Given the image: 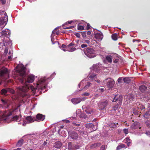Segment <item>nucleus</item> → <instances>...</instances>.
Segmentation results:
<instances>
[{"mask_svg": "<svg viewBox=\"0 0 150 150\" xmlns=\"http://www.w3.org/2000/svg\"><path fill=\"white\" fill-rule=\"evenodd\" d=\"M25 67L23 65L21 66L19 70V73L21 76V78L19 79V81L22 84L24 83L26 86H20L18 87V88L19 90L23 92H26L29 88L27 85V83H32L34 79V76L30 75L27 77H26L25 75Z\"/></svg>", "mask_w": 150, "mask_h": 150, "instance_id": "nucleus-1", "label": "nucleus"}, {"mask_svg": "<svg viewBox=\"0 0 150 150\" xmlns=\"http://www.w3.org/2000/svg\"><path fill=\"white\" fill-rule=\"evenodd\" d=\"M39 83H37V86L36 88H34L33 86H31L30 89L33 92L35 93L36 92V90L38 89L43 90L45 89L46 88V81L44 79H41L39 81Z\"/></svg>", "mask_w": 150, "mask_h": 150, "instance_id": "nucleus-2", "label": "nucleus"}, {"mask_svg": "<svg viewBox=\"0 0 150 150\" xmlns=\"http://www.w3.org/2000/svg\"><path fill=\"white\" fill-rule=\"evenodd\" d=\"M95 50L92 48L87 47L84 51L85 54L88 57L91 58L95 57L96 55Z\"/></svg>", "mask_w": 150, "mask_h": 150, "instance_id": "nucleus-3", "label": "nucleus"}, {"mask_svg": "<svg viewBox=\"0 0 150 150\" xmlns=\"http://www.w3.org/2000/svg\"><path fill=\"white\" fill-rule=\"evenodd\" d=\"M12 115V112H7L6 111H2L0 110V119L1 120H6L9 116Z\"/></svg>", "mask_w": 150, "mask_h": 150, "instance_id": "nucleus-4", "label": "nucleus"}, {"mask_svg": "<svg viewBox=\"0 0 150 150\" xmlns=\"http://www.w3.org/2000/svg\"><path fill=\"white\" fill-rule=\"evenodd\" d=\"M104 82L106 83L107 86L110 88H112L115 83L114 80L110 78H108L106 79L104 81Z\"/></svg>", "mask_w": 150, "mask_h": 150, "instance_id": "nucleus-5", "label": "nucleus"}, {"mask_svg": "<svg viewBox=\"0 0 150 150\" xmlns=\"http://www.w3.org/2000/svg\"><path fill=\"white\" fill-rule=\"evenodd\" d=\"M69 136L73 140H76L78 137L77 133L74 131H69L68 132Z\"/></svg>", "mask_w": 150, "mask_h": 150, "instance_id": "nucleus-6", "label": "nucleus"}, {"mask_svg": "<svg viewBox=\"0 0 150 150\" xmlns=\"http://www.w3.org/2000/svg\"><path fill=\"white\" fill-rule=\"evenodd\" d=\"M8 20V16L7 14L5 13L4 16L0 18V25H2L4 24L6 25Z\"/></svg>", "mask_w": 150, "mask_h": 150, "instance_id": "nucleus-7", "label": "nucleus"}, {"mask_svg": "<svg viewBox=\"0 0 150 150\" xmlns=\"http://www.w3.org/2000/svg\"><path fill=\"white\" fill-rule=\"evenodd\" d=\"M45 118V116L42 114L38 113L36 116L35 121H42Z\"/></svg>", "mask_w": 150, "mask_h": 150, "instance_id": "nucleus-8", "label": "nucleus"}, {"mask_svg": "<svg viewBox=\"0 0 150 150\" xmlns=\"http://www.w3.org/2000/svg\"><path fill=\"white\" fill-rule=\"evenodd\" d=\"M108 102L107 100L101 102L99 105V107L100 110H103L105 109L107 105Z\"/></svg>", "mask_w": 150, "mask_h": 150, "instance_id": "nucleus-9", "label": "nucleus"}, {"mask_svg": "<svg viewBox=\"0 0 150 150\" xmlns=\"http://www.w3.org/2000/svg\"><path fill=\"white\" fill-rule=\"evenodd\" d=\"M75 44L74 42H71L67 46V47L69 49V50H67L68 51L73 52L75 51L76 50V48L74 47H71L73 46H75Z\"/></svg>", "mask_w": 150, "mask_h": 150, "instance_id": "nucleus-10", "label": "nucleus"}, {"mask_svg": "<svg viewBox=\"0 0 150 150\" xmlns=\"http://www.w3.org/2000/svg\"><path fill=\"white\" fill-rule=\"evenodd\" d=\"M117 95L115 96L113 99L112 100L113 102H115L116 101H119V103H121L122 100V96H118Z\"/></svg>", "mask_w": 150, "mask_h": 150, "instance_id": "nucleus-11", "label": "nucleus"}, {"mask_svg": "<svg viewBox=\"0 0 150 150\" xmlns=\"http://www.w3.org/2000/svg\"><path fill=\"white\" fill-rule=\"evenodd\" d=\"M25 119L27 120L29 123L33 122L35 120V117H32L30 116H27L25 117Z\"/></svg>", "mask_w": 150, "mask_h": 150, "instance_id": "nucleus-12", "label": "nucleus"}, {"mask_svg": "<svg viewBox=\"0 0 150 150\" xmlns=\"http://www.w3.org/2000/svg\"><path fill=\"white\" fill-rule=\"evenodd\" d=\"M71 101L74 104H77L81 102L80 98H74L71 99Z\"/></svg>", "mask_w": 150, "mask_h": 150, "instance_id": "nucleus-13", "label": "nucleus"}, {"mask_svg": "<svg viewBox=\"0 0 150 150\" xmlns=\"http://www.w3.org/2000/svg\"><path fill=\"white\" fill-rule=\"evenodd\" d=\"M62 146V143L60 141L56 142L53 145V147L57 149H60Z\"/></svg>", "mask_w": 150, "mask_h": 150, "instance_id": "nucleus-14", "label": "nucleus"}, {"mask_svg": "<svg viewBox=\"0 0 150 150\" xmlns=\"http://www.w3.org/2000/svg\"><path fill=\"white\" fill-rule=\"evenodd\" d=\"M139 127V123L137 122H134L132 124L130 127L131 129H134L138 128Z\"/></svg>", "mask_w": 150, "mask_h": 150, "instance_id": "nucleus-15", "label": "nucleus"}, {"mask_svg": "<svg viewBox=\"0 0 150 150\" xmlns=\"http://www.w3.org/2000/svg\"><path fill=\"white\" fill-rule=\"evenodd\" d=\"M136 105L138 109H140L141 110H143V111L145 110L144 106L142 104H140L138 102L136 103Z\"/></svg>", "mask_w": 150, "mask_h": 150, "instance_id": "nucleus-16", "label": "nucleus"}, {"mask_svg": "<svg viewBox=\"0 0 150 150\" xmlns=\"http://www.w3.org/2000/svg\"><path fill=\"white\" fill-rule=\"evenodd\" d=\"M8 73V70L7 68H4L2 69L0 72V76H3L4 74H7Z\"/></svg>", "mask_w": 150, "mask_h": 150, "instance_id": "nucleus-17", "label": "nucleus"}, {"mask_svg": "<svg viewBox=\"0 0 150 150\" xmlns=\"http://www.w3.org/2000/svg\"><path fill=\"white\" fill-rule=\"evenodd\" d=\"M133 97L132 95L129 94L127 96L126 100L128 101L129 102H132V101L133 100Z\"/></svg>", "mask_w": 150, "mask_h": 150, "instance_id": "nucleus-18", "label": "nucleus"}, {"mask_svg": "<svg viewBox=\"0 0 150 150\" xmlns=\"http://www.w3.org/2000/svg\"><path fill=\"white\" fill-rule=\"evenodd\" d=\"M1 101L3 104L5 105V107L7 108L8 107L9 103L7 100L6 99H1Z\"/></svg>", "mask_w": 150, "mask_h": 150, "instance_id": "nucleus-19", "label": "nucleus"}, {"mask_svg": "<svg viewBox=\"0 0 150 150\" xmlns=\"http://www.w3.org/2000/svg\"><path fill=\"white\" fill-rule=\"evenodd\" d=\"M74 145L72 144V143L71 142H69L68 143V149L69 150H74Z\"/></svg>", "mask_w": 150, "mask_h": 150, "instance_id": "nucleus-20", "label": "nucleus"}, {"mask_svg": "<svg viewBox=\"0 0 150 150\" xmlns=\"http://www.w3.org/2000/svg\"><path fill=\"white\" fill-rule=\"evenodd\" d=\"M139 89L141 92H144L146 90L147 87L144 85H142L139 87Z\"/></svg>", "mask_w": 150, "mask_h": 150, "instance_id": "nucleus-21", "label": "nucleus"}, {"mask_svg": "<svg viewBox=\"0 0 150 150\" xmlns=\"http://www.w3.org/2000/svg\"><path fill=\"white\" fill-rule=\"evenodd\" d=\"M101 144L99 143H96L91 144L90 148L91 149H93L96 147H97L99 146Z\"/></svg>", "mask_w": 150, "mask_h": 150, "instance_id": "nucleus-22", "label": "nucleus"}, {"mask_svg": "<svg viewBox=\"0 0 150 150\" xmlns=\"http://www.w3.org/2000/svg\"><path fill=\"white\" fill-rule=\"evenodd\" d=\"M24 141V140L22 139L19 140L16 144V146L18 147L21 146L23 144Z\"/></svg>", "mask_w": 150, "mask_h": 150, "instance_id": "nucleus-23", "label": "nucleus"}, {"mask_svg": "<svg viewBox=\"0 0 150 150\" xmlns=\"http://www.w3.org/2000/svg\"><path fill=\"white\" fill-rule=\"evenodd\" d=\"M95 38L98 40H101L103 38V35L100 33H97L95 35Z\"/></svg>", "mask_w": 150, "mask_h": 150, "instance_id": "nucleus-24", "label": "nucleus"}, {"mask_svg": "<svg viewBox=\"0 0 150 150\" xmlns=\"http://www.w3.org/2000/svg\"><path fill=\"white\" fill-rule=\"evenodd\" d=\"M112 57L111 55H108L106 57V59L109 63L112 62Z\"/></svg>", "mask_w": 150, "mask_h": 150, "instance_id": "nucleus-25", "label": "nucleus"}, {"mask_svg": "<svg viewBox=\"0 0 150 150\" xmlns=\"http://www.w3.org/2000/svg\"><path fill=\"white\" fill-rule=\"evenodd\" d=\"M118 125L117 123H111L110 124V128H116L118 127V126L117 125Z\"/></svg>", "mask_w": 150, "mask_h": 150, "instance_id": "nucleus-26", "label": "nucleus"}, {"mask_svg": "<svg viewBox=\"0 0 150 150\" xmlns=\"http://www.w3.org/2000/svg\"><path fill=\"white\" fill-rule=\"evenodd\" d=\"M112 39L115 40L116 41L117 39V33H114L111 36Z\"/></svg>", "mask_w": 150, "mask_h": 150, "instance_id": "nucleus-27", "label": "nucleus"}, {"mask_svg": "<svg viewBox=\"0 0 150 150\" xmlns=\"http://www.w3.org/2000/svg\"><path fill=\"white\" fill-rule=\"evenodd\" d=\"M123 80L125 83H129L131 81V80L129 77L124 78Z\"/></svg>", "mask_w": 150, "mask_h": 150, "instance_id": "nucleus-28", "label": "nucleus"}, {"mask_svg": "<svg viewBox=\"0 0 150 150\" xmlns=\"http://www.w3.org/2000/svg\"><path fill=\"white\" fill-rule=\"evenodd\" d=\"M8 92L7 88L6 89H3L1 90V93L2 95H6Z\"/></svg>", "mask_w": 150, "mask_h": 150, "instance_id": "nucleus-29", "label": "nucleus"}, {"mask_svg": "<svg viewBox=\"0 0 150 150\" xmlns=\"http://www.w3.org/2000/svg\"><path fill=\"white\" fill-rule=\"evenodd\" d=\"M126 146L124 144H122L117 146L116 148L117 150H119L122 148H125Z\"/></svg>", "mask_w": 150, "mask_h": 150, "instance_id": "nucleus-30", "label": "nucleus"}, {"mask_svg": "<svg viewBox=\"0 0 150 150\" xmlns=\"http://www.w3.org/2000/svg\"><path fill=\"white\" fill-rule=\"evenodd\" d=\"M150 116V114L149 111H147L143 115V116L145 118H148Z\"/></svg>", "mask_w": 150, "mask_h": 150, "instance_id": "nucleus-31", "label": "nucleus"}, {"mask_svg": "<svg viewBox=\"0 0 150 150\" xmlns=\"http://www.w3.org/2000/svg\"><path fill=\"white\" fill-rule=\"evenodd\" d=\"M77 29L78 30H83L84 29V26L78 25Z\"/></svg>", "mask_w": 150, "mask_h": 150, "instance_id": "nucleus-32", "label": "nucleus"}, {"mask_svg": "<svg viewBox=\"0 0 150 150\" xmlns=\"http://www.w3.org/2000/svg\"><path fill=\"white\" fill-rule=\"evenodd\" d=\"M12 119L13 120L18 121L19 120V117L17 115H16L13 116Z\"/></svg>", "mask_w": 150, "mask_h": 150, "instance_id": "nucleus-33", "label": "nucleus"}, {"mask_svg": "<svg viewBox=\"0 0 150 150\" xmlns=\"http://www.w3.org/2000/svg\"><path fill=\"white\" fill-rule=\"evenodd\" d=\"M7 89L8 92H9L12 94L14 93L15 91L13 89L10 88H8Z\"/></svg>", "mask_w": 150, "mask_h": 150, "instance_id": "nucleus-34", "label": "nucleus"}, {"mask_svg": "<svg viewBox=\"0 0 150 150\" xmlns=\"http://www.w3.org/2000/svg\"><path fill=\"white\" fill-rule=\"evenodd\" d=\"M93 126V124L92 123L87 124L86 125V127L88 128H91V127Z\"/></svg>", "mask_w": 150, "mask_h": 150, "instance_id": "nucleus-35", "label": "nucleus"}, {"mask_svg": "<svg viewBox=\"0 0 150 150\" xmlns=\"http://www.w3.org/2000/svg\"><path fill=\"white\" fill-rule=\"evenodd\" d=\"M57 28H56L52 32V33H56L57 35H58L59 34V31L57 30Z\"/></svg>", "mask_w": 150, "mask_h": 150, "instance_id": "nucleus-36", "label": "nucleus"}, {"mask_svg": "<svg viewBox=\"0 0 150 150\" xmlns=\"http://www.w3.org/2000/svg\"><path fill=\"white\" fill-rule=\"evenodd\" d=\"M145 124L148 127L150 128V121L149 120H148L146 121Z\"/></svg>", "mask_w": 150, "mask_h": 150, "instance_id": "nucleus-37", "label": "nucleus"}, {"mask_svg": "<svg viewBox=\"0 0 150 150\" xmlns=\"http://www.w3.org/2000/svg\"><path fill=\"white\" fill-rule=\"evenodd\" d=\"M133 113L134 114L136 115H138L139 111H138L136 109H134L133 110Z\"/></svg>", "mask_w": 150, "mask_h": 150, "instance_id": "nucleus-38", "label": "nucleus"}, {"mask_svg": "<svg viewBox=\"0 0 150 150\" xmlns=\"http://www.w3.org/2000/svg\"><path fill=\"white\" fill-rule=\"evenodd\" d=\"M79 32L81 33L82 36L83 38H85L86 37V31L80 32Z\"/></svg>", "mask_w": 150, "mask_h": 150, "instance_id": "nucleus-39", "label": "nucleus"}, {"mask_svg": "<svg viewBox=\"0 0 150 150\" xmlns=\"http://www.w3.org/2000/svg\"><path fill=\"white\" fill-rule=\"evenodd\" d=\"M118 107V105H116L112 107V110L115 111L117 109Z\"/></svg>", "mask_w": 150, "mask_h": 150, "instance_id": "nucleus-40", "label": "nucleus"}, {"mask_svg": "<svg viewBox=\"0 0 150 150\" xmlns=\"http://www.w3.org/2000/svg\"><path fill=\"white\" fill-rule=\"evenodd\" d=\"M96 76V75L95 74H93L91 75H90L89 76V78L90 79H93Z\"/></svg>", "mask_w": 150, "mask_h": 150, "instance_id": "nucleus-41", "label": "nucleus"}, {"mask_svg": "<svg viewBox=\"0 0 150 150\" xmlns=\"http://www.w3.org/2000/svg\"><path fill=\"white\" fill-rule=\"evenodd\" d=\"M91 84V83L90 82H87V84L84 87V88H87L88 87H89L90 86Z\"/></svg>", "mask_w": 150, "mask_h": 150, "instance_id": "nucleus-42", "label": "nucleus"}, {"mask_svg": "<svg viewBox=\"0 0 150 150\" xmlns=\"http://www.w3.org/2000/svg\"><path fill=\"white\" fill-rule=\"evenodd\" d=\"M124 133L126 134H127L128 133V131L127 129H124L123 130Z\"/></svg>", "mask_w": 150, "mask_h": 150, "instance_id": "nucleus-43", "label": "nucleus"}, {"mask_svg": "<svg viewBox=\"0 0 150 150\" xmlns=\"http://www.w3.org/2000/svg\"><path fill=\"white\" fill-rule=\"evenodd\" d=\"M74 35L78 38H80V35L79 33H74Z\"/></svg>", "mask_w": 150, "mask_h": 150, "instance_id": "nucleus-44", "label": "nucleus"}, {"mask_svg": "<svg viewBox=\"0 0 150 150\" xmlns=\"http://www.w3.org/2000/svg\"><path fill=\"white\" fill-rule=\"evenodd\" d=\"M122 77H120L118 78L117 81L119 83H122Z\"/></svg>", "mask_w": 150, "mask_h": 150, "instance_id": "nucleus-45", "label": "nucleus"}, {"mask_svg": "<svg viewBox=\"0 0 150 150\" xmlns=\"http://www.w3.org/2000/svg\"><path fill=\"white\" fill-rule=\"evenodd\" d=\"M1 34L2 35H4L6 34V30H3L1 32Z\"/></svg>", "mask_w": 150, "mask_h": 150, "instance_id": "nucleus-46", "label": "nucleus"}, {"mask_svg": "<svg viewBox=\"0 0 150 150\" xmlns=\"http://www.w3.org/2000/svg\"><path fill=\"white\" fill-rule=\"evenodd\" d=\"M99 90L100 92L102 93L105 91V88H99Z\"/></svg>", "mask_w": 150, "mask_h": 150, "instance_id": "nucleus-47", "label": "nucleus"}, {"mask_svg": "<svg viewBox=\"0 0 150 150\" xmlns=\"http://www.w3.org/2000/svg\"><path fill=\"white\" fill-rule=\"evenodd\" d=\"M89 93H85L82 94V96H89Z\"/></svg>", "mask_w": 150, "mask_h": 150, "instance_id": "nucleus-48", "label": "nucleus"}, {"mask_svg": "<svg viewBox=\"0 0 150 150\" xmlns=\"http://www.w3.org/2000/svg\"><path fill=\"white\" fill-rule=\"evenodd\" d=\"M80 99L81 102V101H84L86 99V98L83 97L82 98H80Z\"/></svg>", "mask_w": 150, "mask_h": 150, "instance_id": "nucleus-49", "label": "nucleus"}, {"mask_svg": "<svg viewBox=\"0 0 150 150\" xmlns=\"http://www.w3.org/2000/svg\"><path fill=\"white\" fill-rule=\"evenodd\" d=\"M90 25L89 23L87 24L86 27V29L87 30H88L90 28Z\"/></svg>", "mask_w": 150, "mask_h": 150, "instance_id": "nucleus-50", "label": "nucleus"}, {"mask_svg": "<svg viewBox=\"0 0 150 150\" xmlns=\"http://www.w3.org/2000/svg\"><path fill=\"white\" fill-rule=\"evenodd\" d=\"M95 127V125H93V127H91V128L93 130H96L97 128V126H96V128Z\"/></svg>", "mask_w": 150, "mask_h": 150, "instance_id": "nucleus-51", "label": "nucleus"}, {"mask_svg": "<svg viewBox=\"0 0 150 150\" xmlns=\"http://www.w3.org/2000/svg\"><path fill=\"white\" fill-rule=\"evenodd\" d=\"M87 45L86 44H82L81 45V47L82 48H84V47H87Z\"/></svg>", "mask_w": 150, "mask_h": 150, "instance_id": "nucleus-52", "label": "nucleus"}, {"mask_svg": "<svg viewBox=\"0 0 150 150\" xmlns=\"http://www.w3.org/2000/svg\"><path fill=\"white\" fill-rule=\"evenodd\" d=\"M62 48H67V49H68L67 47V46H66V45H65L64 44H63L62 45Z\"/></svg>", "mask_w": 150, "mask_h": 150, "instance_id": "nucleus-53", "label": "nucleus"}, {"mask_svg": "<svg viewBox=\"0 0 150 150\" xmlns=\"http://www.w3.org/2000/svg\"><path fill=\"white\" fill-rule=\"evenodd\" d=\"M74 26H69V27H67L66 28V29H70V28H74Z\"/></svg>", "mask_w": 150, "mask_h": 150, "instance_id": "nucleus-54", "label": "nucleus"}, {"mask_svg": "<svg viewBox=\"0 0 150 150\" xmlns=\"http://www.w3.org/2000/svg\"><path fill=\"white\" fill-rule=\"evenodd\" d=\"M1 1L2 4H4L6 3V1L5 0H0Z\"/></svg>", "mask_w": 150, "mask_h": 150, "instance_id": "nucleus-55", "label": "nucleus"}, {"mask_svg": "<svg viewBox=\"0 0 150 150\" xmlns=\"http://www.w3.org/2000/svg\"><path fill=\"white\" fill-rule=\"evenodd\" d=\"M74 125H75L76 126L79 127L80 125V124H76V123H74L73 124Z\"/></svg>", "mask_w": 150, "mask_h": 150, "instance_id": "nucleus-56", "label": "nucleus"}, {"mask_svg": "<svg viewBox=\"0 0 150 150\" xmlns=\"http://www.w3.org/2000/svg\"><path fill=\"white\" fill-rule=\"evenodd\" d=\"M145 133L146 134H147V135L149 136L150 137V131L147 132H146Z\"/></svg>", "mask_w": 150, "mask_h": 150, "instance_id": "nucleus-57", "label": "nucleus"}, {"mask_svg": "<svg viewBox=\"0 0 150 150\" xmlns=\"http://www.w3.org/2000/svg\"><path fill=\"white\" fill-rule=\"evenodd\" d=\"M105 146H102L100 147V149L101 150H104L105 149Z\"/></svg>", "mask_w": 150, "mask_h": 150, "instance_id": "nucleus-58", "label": "nucleus"}, {"mask_svg": "<svg viewBox=\"0 0 150 150\" xmlns=\"http://www.w3.org/2000/svg\"><path fill=\"white\" fill-rule=\"evenodd\" d=\"M91 33L90 31H88L87 32L86 34L88 35H90L91 34Z\"/></svg>", "mask_w": 150, "mask_h": 150, "instance_id": "nucleus-59", "label": "nucleus"}, {"mask_svg": "<svg viewBox=\"0 0 150 150\" xmlns=\"http://www.w3.org/2000/svg\"><path fill=\"white\" fill-rule=\"evenodd\" d=\"M118 60L119 59H116L113 61V62L115 63H117L118 62Z\"/></svg>", "mask_w": 150, "mask_h": 150, "instance_id": "nucleus-60", "label": "nucleus"}, {"mask_svg": "<svg viewBox=\"0 0 150 150\" xmlns=\"http://www.w3.org/2000/svg\"><path fill=\"white\" fill-rule=\"evenodd\" d=\"M85 42L87 44H89L90 43V41L88 40H85Z\"/></svg>", "mask_w": 150, "mask_h": 150, "instance_id": "nucleus-61", "label": "nucleus"}, {"mask_svg": "<svg viewBox=\"0 0 150 150\" xmlns=\"http://www.w3.org/2000/svg\"><path fill=\"white\" fill-rule=\"evenodd\" d=\"M8 49L6 48L4 52L6 54H7V53L8 52Z\"/></svg>", "mask_w": 150, "mask_h": 150, "instance_id": "nucleus-62", "label": "nucleus"}, {"mask_svg": "<svg viewBox=\"0 0 150 150\" xmlns=\"http://www.w3.org/2000/svg\"><path fill=\"white\" fill-rule=\"evenodd\" d=\"M26 122L25 121H24L23 122V126H25L26 125Z\"/></svg>", "mask_w": 150, "mask_h": 150, "instance_id": "nucleus-63", "label": "nucleus"}, {"mask_svg": "<svg viewBox=\"0 0 150 150\" xmlns=\"http://www.w3.org/2000/svg\"><path fill=\"white\" fill-rule=\"evenodd\" d=\"M8 59L9 60V59H11L12 57H11V55H10V56H8Z\"/></svg>", "mask_w": 150, "mask_h": 150, "instance_id": "nucleus-64", "label": "nucleus"}]
</instances>
